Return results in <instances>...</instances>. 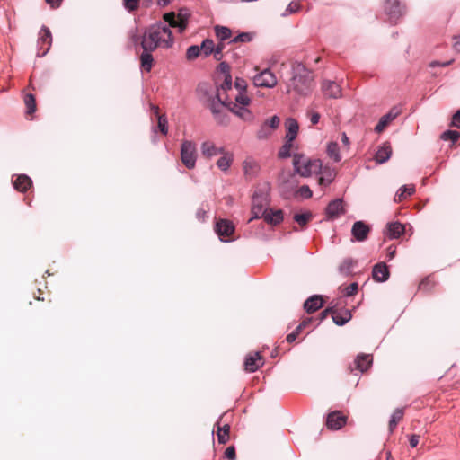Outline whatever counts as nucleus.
<instances>
[{
    "label": "nucleus",
    "mask_w": 460,
    "mask_h": 460,
    "mask_svg": "<svg viewBox=\"0 0 460 460\" xmlns=\"http://www.w3.org/2000/svg\"><path fill=\"white\" fill-rule=\"evenodd\" d=\"M263 364L264 360L260 352H255L246 357L244 361V369L248 372H254L262 367Z\"/></svg>",
    "instance_id": "nucleus-14"
},
{
    "label": "nucleus",
    "mask_w": 460,
    "mask_h": 460,
    "mask_svg": "<svg viewBox=\"0 0 460 460\" xmlns=\"http://www.w3.org/2000/svg\"><path fill=\"white\" fill-rule=\"evenodd\" d=\"M24 104L26 106V114L31 116L37 109L35 96L31 93H27L24 96Z\"/></svg>",
    "instance_id": "nucleus-34"
},
{
    "label": "nucleus",
    "mask_w": 460,
    "mask_h": 460,
    "mask_svg": "<svg viewBox=\"0 0 460 460\" xmlns=\"http://www.w3.org/2000/svg\"><path fill=\"white\" fill-rule=\"evenodd\" d=\"M214 230L221 241H230L234 234L235 226L232 221L219 218L216 221Z\"/></svg>",
    "instance_id": "nucleus-7"
},
{
    "label": "nucleus",
    "mask_w": 460,
    "mask_h": 460,
    "mask_svg": "<svg viewBox=\"0 0 460 460\" xmlns=\"http://www.w3.org/2000/svg\"><path fill=\"white\" fill-rule=\"evenodd\" d=\"M403 417V411L402 409H396L389 421V430L390 432H393L394 429L396 428L398 422L402 419Z\"/></svg>",
    "instance_id": "nucleus-38"
},
{
    "label": "nucleus",
    "mask_w": 460,
    "mask_h": 460,
    "mask_svg": "<svg viewBox=\"0 0 460 460\" xmlns=\"http://www.w3.org/2000/svg\"><path fill=\"white\" fill-rule=\"evenodd\" d=\"M164 20L169 23L170 27L178 28V21L175 13L171 12L164 13Z\"/></svg>",
    "instance_id": "nucleus-45"
},
{
    "label": "nucleus",
    "mask_w": 460,
    "mask_h": 460,
    "mask_svg": "<svg viewBox=\"0 0 460 460\" xmlns=\"http://www.w3.org/2000/svg\"><path fill=\"white\" fill-rule=\"evenodd\" d=\"M200 149L202 155L208 159L224 153V148L217 147L216 145L209 140L203 142Z\"/></svg>",
    "instance_id": "nucleus-17"
},
{
    "label": "nucleus",
    "mask_w": 460,
    "mask_h": 460,
    "mask_svg": "<svg viewBox=\"0 0 460 460\" xmlns=\"http://www.w3.org/2000/svg\"><path fill=\"white\" fill-rule=\"evenodd\" d=\"M456 41L454 43V49L460 52V35L455 38Z\"/></svg>",
    "instance_id": "nucleus-64"
},
{
    "label": "nucleus",
    "mask_w": 460,
    "mask_h": 460,
    "mask_svg": "<svg viewBox=\"0 0 460 460\" xmlns=\"http://www.w3.org/2000/svg\"><path fill=\"white\" fill-rule=\"evenodd\" d=\"M384 8L393 22H395L403 13V6L401 5L398 0H386Z\"/></svg>",
    "instance_id": "nucleus-10"
},
{
    "label": "nucleus",
    "mask_w": 460,
    "mask_h": 460,
    "mask_svg": "<svg viewBox=\"0 0 460 460\" xmlns=\"http://www.w3.org/2000/svg\"><path fill=\"white\" fill-rule=\"evenodd\" d=\"M351 312L349 309L340 311L337 305H334V313L332 314V321L335 324L342 326L351 319Z\"/></svg>",
    "instance_id": "nucleus-20"
},
{
    "label": "nucleus",
    "mask_w": 460,
    "mask_h": 460,
    "mask_svg": "<svg viewBox=\"0 0 460 460\" xmlns=\"http://www.w3.org/2000/svg\"><path fill=\"white\" fill-rule=\"evenodd\" d=\"M215 33L220 42L229 39L232 35L231 30L229 28L219 25L215 27Z\"/></svg>",
    "instance_id": "nucleus-37"
},
{
    "label": "nucleus",
    "mask_w": 460,
    "mask_h": 460,
    "mask_svg": "<svg viewBox=\"0 0 460 460\" xmlns=\"http://www.w3.org/2000/svg\"><path fill=\"white\" fill-rule=\"evenodd\" d=\"M38 44L40 45V50H42L41 52H38V57L45 56L49 50L52 44V35L48 27H41L39 32Z\"/></svg>",
    "instance_id": "nucleus-9"
},
{
    "label": "nucleus",
    "mask_w": 460,
    "mask_h": 460,
    "mask_svg": "<svg viewBox=\"0 0 460 460\" xmlns=\"http://www.w3.org/2000/svg\"><path fill=\"white\" fill-rule=\"evenodd\" d=\"M45 1L53 9L58 8L63 2V0H45Z\"/></svg>",
    "instance_id": "nucleus-61"
},
{
    "label": "nucleus",
    "mask_w": 460,
    "mask_h": 460,
    "mask_svg": "<svg viewBox=\"0 0 460 460\" xmlns=\"http://www.w3.org/2000/svg\"><path fill=\"white\" fill-rule=\"evenodd\" d=\"M234 86L238 93L234 96V102L228 96V102H232L231 107H233L234 104H236L235 110H239L240 108L247 109L246 107L250 103V98L246 94L247 84L245 80L237 77L234 82Z\"/></svg>",
    "instance_id": "nucleus-6"
},
{
    "label": "nucleus",
    "mask_w": 460,
    "mask_h": 460,
    "mask_svg": "<svg viewBox=\"0 0 460 460\" xmlns=\"http://www.w3.org/2000/svg\"><path fill=\"white\" fill-rule=\"evenodd\" d=\"M307 116L310 119V121L313 125H316L320 120V114L317 111H309L307 112Z\"/></svg>",
    "instance_id": "nucleus-56"
},
{
    "label": "nucleus",
    "mask_w": 460,
    "mask_h": 460,
    "mask_svg": "<svg viewBox=\"0 0 460 460\" xmlns=\"http://www.w3.org/2000/svg\"><path fill=\"white\" fill-rule=\"evenodd\" d=\"M452 126L460 128V110L452 118Z\"/></svg>",
    "instance_id": "nucleus-60"
},
{
    "label": "nucleus",
    "mask_w": 460,
    "mask_h": 460,
    "mask_svg": "<svg viewBox=\"0 0 460 460\" xmlns=\"http://www.w3.org/2000/svg\"><path fill=\"white\" fill-rule=\"evenodd\" d=\"M323 305V299L320 295H314L305 300L304 308L308 314H313Z\"/></svg>",
    "instance_id": "nucleus-18"
},
{
    "label": "nucleus",
    "mask_w": 460,
    "mask_h": 460,
    "mask_svg": "<svg viewBox=\"0 0 460 460\" xmlns=\"http://www.w3.org/2000/svg\"><path fill=\"white\" fill-rule=\"evenodd\" d=\"M433 286L434 283L431 281V279L429 278H426L420 283L419 289L429 292Z\"/></svg>",
    "instance_id": "nucleus-51"
},
{
    "label": "nucleus",
    "mask_w": 460,
    "mask_h": 460,
    "mask_svg": "<svg viewBox=\"0 0 460 460\" xmlns=\"http://www.w3.org/2000/svg\"><path fill=\"white\" fill-rule=\"evenodd\" d=\"M197 151L196 146L190 140H184L181 146V160L189 169H193L196 164Z\"/></svg>",
    "instance_id": "nucleus-5"
},
{
    "label": "nucleus",
    "mask_w": 460,
    "mask_h": 460,
    "mask_svg": "<svg viewBox=\"0 0 460 460\" xmlns=\"http://www.w3.org/2000/svg\"><path fill=\"white\" fill-rule=\"evenodd\" d=\"M139 0H123V4L128 12H134L138 8Z\"/></svg>",
    "instance_id": "nucleus-50"
},
{
    "label": "nucleus",
    "mask_w": 460,
    "mask_h": 460,
    "mask_svg": "<svg viewBox=\"0 0 460 460\" xmlns=\"http://www.w3.org/2000/svg\"><path fill=\"white\" fill-rule=\"evenodd\" d=\"M253 83L255 86L272 88L277 84L278 81L270 70L265 69L253 77Z\"/></svg>",
    "instance_id": "nucleus-8"
},
{
    "label": "nucleus",
    "mask_w": 460,
    "mask_h": 460,
    "mask_svg": "<svg viewBox=\"0 0 460 460\" xmlns=\"http://www.w3.org/2000/svg\"><path fill=\"white\" fill-rule=\"evenodd\" d=\"M264 220L273 226L279 225L283 221V211L281 209H270L263 217Z\"/></svg>",
    "instance_id": "nucleus-26"
},
{
    "label": "nucleus",
    "mask_w": 460,
    "mask_h": 460,
    "mask_svg": "<svg viewBox=\"0 0 460 460\" xmlns=\"http://www.w3.org/2000/svg\"><path fill=\"white\" fill-rule=\"evenodd\" d=\"M355 367L359 372L367 371L372 364V357L370 355H359L354 361Z\"/></svg>",
    "instance_id": "nucleus-28"
},
{
    "label": "nucleus",
    "mask_w": 460,
    "mask_h": 460,
    "mask_svg": "<svg viewBox=\"0 0 460 460\" xmlns=\"http://www.w3.org/2000/svg\"><path fill=\"white\" fill-rule=\"evenodd\" d=\"M322 90L323 94L329 98H339L341 96V86L332 81H323L322 84Z\"/></svg>",
    "instance_id": "nucleus-15"
},
{
    "label": "nucleus",
    "mask_w": 460,
    "mask_h": 460,
    "mask_svg": "<svg viewBox=\"0 0 460 460\" xmlns=\"http://www.w3.org/2000/svg\"><path fill=\"white\" fill-rule=\"evenodd\" d=\"M223 417L217 423V436L218 443L226 444L229 440L230 426L227 423L221 425Z\"/></svg>",
    "instance_id": "nucleus-21"
},
{
    "label": "nucleus",
    "mask_w": 460,
    "mask_h": 460,
    "mask_svg": "<svg viewBox=\"0 0 460 460\" xmlns=\"http://www.w3.org/2000/svg\"><path fill=\"white\" fill-rule=\"evenodd\" d=\"M200 54L199 47L197 45H192L187 49L186 57L189 60H193L197 58Z\"/></svg>",
    "instance_id": "nucleus-44"
},
{
    "label": "nucleus",
    "mask_w": 460,
    "mask_h": 460,
    "mask_svg": "<svg viewBox=\"0 0 460 460\" xmlns=\"http://www.w3.org/2000/svg\"><path fill=\"white\" fill-rule=\"evenodd\" d=\"M396 116L397 113H393V111L384 115L376 124L375 131L377 133L383 132L385 128L390 124V122L396 118Z\"/></svg>",
    "instance_id": "nucleus-31"
},
{
    "label": "nucleus",
    "mask_w": 460,
    "mask_h": 460,
    "mask_svg": "<svg viewBox=\"0 0 460 460\" xmlns=\"http://www.w3.org/2000/svg\"><path fill=\"white\" fill-rule=\"evenodd\" d=\"M370 232V227L363 221H357L353 224L351 228V234L353 237L358 241H365Z\"/></svg>",
    "instance_id": "nucleus-13"
},
{
    "label": "nucleus",
    "mask_w": 460,
    "mask_h": 460,
    "mask_svg": "<svg viewBox=\"0 0 460 460\" xmlns=\"http://www.w3.org/2000/svg\"><path fill=\"white\" fill-rule=\"evenodd\" d=\"M155 114L157 116V127L161 133L166 135L168 133L167 118L165 115H159V108L157 106L153 107Z\"/></svg>",
    "instance_id": "nucleus-33"
},
{
    "label": "nucleus",
    "mask_w": 460,
    "mask_h": 460,
    "mask_svg": "<svg viewBox=\"0 0 460 460\" xmlns=\"http://www.w3.org/2000/svg\"><path fill=\"white\" fill-rule=\"evenodd\" d=\"M396 249H397L396 245H394V244L389 245L385 249V251H386L385 256L389 257V259H393L396 255Z\"/></svg>",
    "instance_id": "nucleus-58"
},
{
    "label": "nucleus",
    "mask_w": 460,
    "mask_h": 460,
    "mask_svg": "<svg viewBox=\"0 0 460 460\" xmlns=\"http://www.w3.org/2000/svg\"><path fill=\"white\" fill-rule=\"evenodd\" d=\"M333 313H334V305L326 308L325 310H323V312L320 313L319 321L320 322L323 321L328 316V314L332 315Z\"/></svg>",
    "instance_id": "nucleus-57"
},
{
    "label": "nucleus",
    "mask_w": 460,
    "mask_h": 460,
    "mask_svg": "<svg viewBox=\"0 0 460 460\" xmlns=\"http://www.w3.org/2000/svg\"><path fill=\"white\" fill-rule=\"evenodd\" d=\"M347 421V416L339 411H334L327 415L326 427L331 430L341 429Z\"/></svg>",
    "instance_id": "nucleus-12"
},
{
    "label": "nucleus",
    "mask_w": 460,
    "mask_h": 460,
    "mask_svg": "<svg viewBox=\"0 0 460 460\" xmlns=\"http://www.w3.org/2000/svg\"><path fill=\"white\" fill-rule=\"evenodd\" d=\"M252 40V35L249 32L240 33L233 39V42H249Z\"/></svg>",
    "instance_id": "nucleus-52"
},
{
    "label": "nucleus",
    "mask_w": 460,
    "mask_h": 460,
    "mask_svg": "<svg viewBox=\"0 0 460 460\" xmlns=\"http://www.w3.org/2000/svg\"><path fill=\"white\" fill-rule=\"evenodd\" d=\"M294 75L291 85L299 94H307L313 86V75L307 71L305 66L297 64L293 68Z\"/></svg>",
    "instance_id": "nucleus-3"
},
{
    "label": "nucleus",
    "mask_w": 460,
    "mask_h": 460,
    "mask_svg": "<svg viewBox=\"0 0 460 460\" xmlns=\"http://www.w3.org/2000/svg\"><path fill=\"white\" fill-rule=\"evenodd\" d=\"M356 262V261H343L339 266V272L344 277L353 275L357 268Z\"/></svg>",
    "instance_id": "nucleus-29"
},
{
    "label": "nucleus",
    "mask_w": 460,
    "mask_h": 460,
    "mask_svg": "<svg viewBox=\"0 0 460 460\" xmlns=\"http://www.w3.org/2000/svg\"><path fill=\"white\" fill-rule=\"evenodd\" d=\"M200 53H202L205 57H208L213 54L215 50L214 41L210 39H206L202 41L200 47Z\"/></svg>",
    "instance_id": "nucleus-36"
},
{
    "label": "nucleus",
    "mask_w": 460,
    "mask_h": 460,
    "mask_svg": "<svg viewBox=\"0 0 460 460\" xmlns=\"http://www.w3.org/2000/svg\"><path fill=\"white\" fill-rule=\"evenodd\" d=\"M267 199L262 195H253L252 213L254 218L264 217L265 214L270 209L267 208Z\"/></svg>",
    "instance_id": "nucleus-11"
},
{
    "label": "nucleus",
    "mask_w": 460,
    "mask_h": 460,
    "mask_svg": "<svg viewBox=\"0 0 460 460\" xmlns=\"http://www.w3.org/2000/svg\"><path fill=\"white\" fill-rule=\"evenodd\" d=\"M218 69L224 75V82L217 90L216 99L218 103L217 104L215 100H212L211 102L210 109L212 112H218L219 110L217 106L223 105L227 107L233 113L243 120L251 119L252 113L248 109L240 108L239 110H235L236 104H234L233 107H231L232 102H228L227 92L232 91V76L230 75V66L226 62H221L218 66Z\"/></svg>",
    "instance_id": "nucleus-2"
},
{
    "label": "nucleus",
    "mask_w": 460,
    "mask_h": 460,
    "mask_svg": "<svg viewBox=\"0 0 460 460\" xmlns=\"http://www.w3.org/2000/svg\"><path fill=\"white\" fill-rule=\"evenodd\" d=\"M389 275V269L385 262L381 261L374 266L372 276L376 281L384 282L388 279Z\"/></svg>",
    "instance_id": "nucleus-16"
},
{
    "label": "nucleus",
    "mask_w": 460,
    "mask_h": 460,
    "mask_svg": "<svg viewBox=\"0 0 460 460\" xmlns=\"http://www.w3.org/2000/svg\"><path fill=\"white\" fill-rule=\"evenodd\" d=\"M313 218V215L311 212H305L301 214H296L294 216V220L301 227H304L310 222Z\"/></svg>",
    "instance_id": "nucleus-39"
},
{
    "label": "nucleus",
    "mask_w": 460,
    "mask_h": 460,
    "mask_svg": "<svg viewBox=\"0 0 460 460\" xmlns=\"http://www.w3.org/2000/svg\"><path fill=\"white\" fill-rule=\"evenodd\" d=\"M224 48H225V44L223 42H219L217 46H215L213 57L217 61H220L223 58Z\"/></svg>",
    "instance_id": "nucleus-49"
},
{
    "label": "nucleus",
    "mask_w": 460,
    "mask_h": 460,
    "mask_svg": "<svg viewBox=\"0 0 460 460\" xmlns=\"http://www.w3.org/2000/svg\"><path fill=\"white\" fill-rule=\"evenodd\" d=\"M405 231L404 225L399 222L390 223L386 226V235L393 239L401 237Z\"/></svg>",
    "instance_id": "nucleus-22"
},
{
    "label": "nucleus",
    "mask_w": 460,
    "mask_h": 460,
    "mask_svg": "<svg viewBox=\"0 0 460 460\" xmlns=\"http://www.w3.org/2000/svg\"><path fill=\"white\" fill-rule=\"evenodd\" d=\"M223 155L217 160V165L222 171H226L233 163V155L230 153H224Z\"/></svg>",
    "instance_id": "nucleus-32"
},
{
    "label": "nucleus",
    "mask_w": 460,
    "mask_h": 460,
    "mask_svg": "<svg viewBox=\"0 0 460 460\" xmlns=\"http://www.w3.org/2000/svg\"><path fill=\"white\" fill-rule=\"evenodd\" d=\"M128 40L134 46L139 45L144 50L155 51L158 48L168 49L173 44L172 32L162 22L152 24L139 33L137 27L128 31Z\"/></svg>",
    "instance_id": "nucleus-1"
},
{
    "label": "nucleus",
    "mask_w": 460,
    "mask_h": 460,
    "mask_svg": "<svg viewBox=\"0 0 460 460\" xmlns=\"http://www.w3.org/2000/svg\"><path fill=\"white\" fill-rule=\"evenodd\" d=\"M297 193L302 198H305V199L311 198L312 194H313L312 190H310V188L307 185H303L302 187H300L299 190H297Z\"/></svg>",
    "instance_id": "nucleus-53"
},
{
    "label": "nucleus",
    "mask_w": 460,
    "mask_h": 460,
    "mask_svg": "<svg viewBox=\"0 0 460 460\" xmlns=\"http://www.w3.org/2000/svg\"><path fill=\"white\" fill-rule=\"evenodd\" d=\"M358 283L354 282L351 283L349 286L346 287L343 289L344 296H353L358 293Z\"/></svg>",
    "instance_id": "nucleus-48"
},
{
    "label": "nucleus",
    "mask_w": 460,
    "mask_h": 460,
    "mask_svg": "<svg viewBox=\"0 0 460 460\" xmlns=\"http://www.w3.org/2000/svg\"><path fill=\"white\" fill-rule=\"evenodd\" d=\"M328 155L334 159L335 162L340 161V155L338 154V145L336 143H330L327 147Z\"/></svg>",
    "instance_id": "nucleus-46"
},
{
    "label": "nucleus",
    "mask_w": 460,
    "mask_h": 460,
    "mask_svg": "<svg viewBox=\"0 0 460 460\" xmlns=\"http://www.w3.org/2000/svg\"><path fill=\"white\" fill-rule=\"evenodd\" d=\"M341 213H343V206L341 199H335L330 202L326 208V214L329 218H335Z\"/></svg>",
    "instance_id": "nucleus-24"
},
{
    "label": "nucleus",
    "mask_w": 460,
    "mask_h": 460,
    "mask_svg": "<svg viewBox=\"0 0 460 460\" xmlns=\"http://www.w3.org/2000/svg\"><path fill=\"white\" fill-rule=\"evenodd\" d=\"M293 165L295 171L302 177H308L313 173H318L322 169L321 160H310L303 155H294Z\"/></svg>",
    "instance_id": "nucleus-4"
},
{
    "label": "nucleus",
    "mask_w": 460,
    "mask_h": 460,
    "mask_svg": "<svg viewBox=\"0 0 460 460\" xmlns=\"http://www.w3.org/2000/svg\"><path fill=\"white\" fill-rule=\"evenodd\" d=\"M392 155V147L388 142L383 144V146L377 150L375 155V159L377 164H383L389 160Z\"/></svg>",
    "instance_id": "nucleus-23"
},
{
    "label": "nucleus",
    "mask_w": 460,
    "mask_h": 460,
    "mask_svg": "<svg viewBox=\"0 0 460 460\" xmlns=\"http://www.w3.org/2000/svg\"><path fill=\"white\" fill-rule=\"evenodd\" d=\"M415 192L414 185H404L399 189L394 196V202L399 203Z\"/></svg>",
    "instance_id": "nucleus-30"
},
{
    "label": "nucleus",
    "mask_w": 460,
    "mask_h": 460,
    "mask_svg": "<svg viewBox=\"0 0 460 460\" xmlns=\"http://www.w3.org/2000/svg\"><path fill=\"white\" fill-rule=\"evenodd\" d=\"M332 181V175L330 174L329 177L327 178H324V177H320L318 179V183L320 185H323V184H325V185H328L330 184L331 182Z\"/></svg>",
    "instance_id": "nucleus-62"
},
{
    "label": "nucleus",
    "mask_w": 460,
    "mask_h": 460,
    "mask_svg": "<svg viewBox=\"0 0 460 460\" xmlns=\"http://www.w3.org/2000/svg\"><path fill=\"white\" fill-rule=\"evenodd\" d=\"M459 137L460 133L456 130H447L441 135V139L451 140L452 142H456Z\"/></svg>",
    "instance_id": "nucleus-43"
},
{
    "label": "nucleus",
    "mask_w": 460,
    "mask_h": 460,
    "mask_svg": "<svg viewBox=\"0 0 460 460\" xmlns=\"http://www.w3.org/2000/svg\"><path fill=\"white\" fill-rule=\"evenodd\" d=\"M300 8H301V4H300L299 0L292 1L287 7L283 15L295 13L298 12L300 10Z\"/></svg>",
    "instance_id": "nucleus-47"
},
{
    "label": "nucleus",
    "mask_w": 460,
    "mask_h": 460,
    "mask_svg": "<svg viewBox=\"0 0 460 460\" xmlns=\"http://www.w3.org/2000/svg\"><path fill=\"white\" fill-rule=\"evenodd\" d=\"M13 185L16 190L26 192L32 186V181L26 174H19L13 181Z\"/></svg>",
    "instance_id": "nucleus-19"
},
{
    "label": "nucleus",
    "mask_w": 460,
    "mask_h": 460,
    "mask_svg": "<svg viewBox=\"0 0 460 460\" xmlns=\"http://www.w3.org/2000/svg\"><path fill=\"white\" fill-rule=\"evenodd\" d=\"M296 338H297V335L294 332H292L291 333H289L287 336L286 340L288 343H292L296 341Z\"/></svg>",
    "instance_id": "nucleus-63"
},
{
    "label": "nucleus",
    "mask_w": 460,
    "mask_h": 460,
    "mask_svg": "<svg viewBox=\"0 0 460 460\" xmlns=\"http://www.w3.org/2000/svg\"><path fill=\"white\" fill-rule=\"evenodd\" d=\"M285 125L288 130L286 134V139H288L289 141H294L297 136L299 129L297 121L293 118H288L287 119Z\"/></svg>",
    "instance_id": "nucleus-25"
},
{
    "label": "nucleus",
    "mask_w": 460,
    "mask_h": 460,
    "mask_svg": "<svg viewBox=\"0 0 460 460\" xmlns=\"http://www.w3.org/2000/svg\"><path fill=\"white\" fill-rule=\"evenodd\" d=\"M153 50H144L142 54L140 55V66L142 70L146 72H150L153 65H154V58L152 56Z\"/></svg>",
    "instance_id": "nucleus-27"
},
{
    "label": "nucleus",
    "mask_w": 460,
    "mask_h": 460,
    "mask_svg": "<svg viewBox=\"0 0 460 460\" xmlns=\"http://www.w3.org/2000/svg\"><path fill=\"white\" fill-rule=\"evenodd\" d=\"M190 13L187 10H180L178 14H176L177 21H178V29L181 32H182L188 24V19H189Z\"/></svg>",
    "instance_id": "nucleus-35"
},
{
    "label": "nucleus",
    "mask_w": 460,
    "mask_h": 460,
    "mask_svg": "<svg viewBox=\"0 0 460 460\" xmlns=\"http://www.w3.org/2000/svg\"><path fill=\"white\" fill-rule=\"evenodd\" d=\"M279 118L276 115L272 116L270 119L266 120L265 123H268V126L274 131L279 125Z\"/></svg>",
    "instance_id": "nucleus-54"
},
{
    "label": "nucleus",
    "mask_w": 460,
    "mask_h": 460,
    "mask_svg": "<svg viewBox=\"0 0 460 460\" xmlns=\"http://www.w3.org/2000/svg\"><path fill=\"white\" fill-rule=\"evenodd\" d=\"M225 456L228 459V460H235L236 459V453H235V448L234 447L231 446V447H228L226 451H225Z\"/></svg>",
    "instance_id": "nucleus-55"
},
{
    "label": "nucleus",
    "mask_w": 460,
    "mask_h": 460,
    "mask_svg": "<svg viewBox=\"0 0 460 460\" xmlns=\"http://www.w3.org/2000/svg\"><path fill=\"white\" fill-rule=\"evenodd\" d=\"M419 440H420L419 435H417V434L411 435L410 438H409L410 446L411 447H416L417 445L419 444Z\"/></svg>",
    "instance_id": "nucleus-59"
},
{
    "label": "nucleus",
    "mask_w": 460,
    "mask_h": 460,
    "mask_svg": "<svg viewBox=\"0 0 460 460\" xmlns=\"http://www.w3.org/2000/svg\"><path fill=\"white\" fill-rule=\"evenodd\" d=\"M273 133V130L268 126V123H263L257 132V137L259 139H267Z\"/></svg>",
    "instance_id": "nucleus-40"
},
{
    "label": "nucleus",
    "mask_w": 460,
    "mask_h": 460,
    "mask_svg": "<svg viewBox=\"0 0 460 460\" xmlns=\"http://www.w3.org/2000/svg\"><path fill=\"white\" fill-rule=\"evenodd\" d=\"M258 164L252 161H245L243 163V170L245 174L253 176L258 172Z\"/></svg>",
    "instance_id": "nucleus-41"
},
{
    "label": "nucleus",
    "mask_w": 460,
    "mask_h": 460,
    "mask_svg": "<svg viewBox=\"0 0 460 460\" xmlns=\"http://www.w3.org/2000/svg\"><path fill=\"white\" fill-rule=\"evenodd\" d=\"M293 141H289L288 139H286V143L281 146L279 156L280 158H287L290 156V150L292 148Z\"/></svg>",
    "instance_id": "nucleus-42"
}]
</instances>
